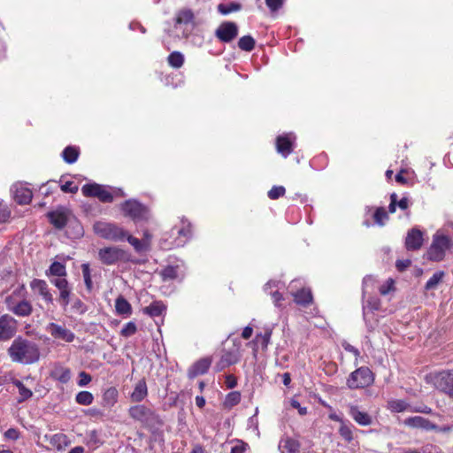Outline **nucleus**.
I'll use <instances>...</instances> for the list:
<instances>
[{
	"label": "nucleus",
	"mask_w": 453,
	"mask_h": 453,
	"mask_svg": "<svg viewBox=\"0 0 453 453\" xmlns=\"http://www.w3.org/2000/svg\"><path fill=\"white\" fill-rule=\"evenodd\" d=\"M12 361L23 365H31L40 358V350L37 344L29 340L18 337L8 349Z\"/></svg>",
	"instance_id": "obj_1"
},
{
	"label": "nucleus",
	"mask_w": 453,
	"mask_h": 453,
	"mask_svg": "<svg viewBox=\"0 0 453 453\" xmlns=\"http://www.w3.org/2000/svg\"><path fill=\"white\" fill-rule=\"evenodd\" d=\"M83 196L96 197L103 203H111L114 196H124L125 193L120 188L105 187L97 183L86 184L81 188Z\"/></svg>",
	"instance_id": "obj_2"
},
{
	"label": "nucleus",
	"mask_w": 453,
	"mask_h": 453,
	"mask_svg": "<svg viewBox=\"0 0 453 453\" xmlns=\"http://www.w3.org/2000/svg\"><path fill=\"white\" fill-rule=\"evenodd\" d=\"M426 380L436 389L453 397V370L430 373L426 376Z\"/></svg>",
	"instance_id": "obj_3"
},
{
	"label": "nucleus",
	"mask_w": 453,
	"mask_h": 453,
	"mask_svg": "<svg viewBox=\"0 0 453 453\" xmlns=\"http://www.w3.org/2000/svg\"><path fill=\"white\" fill-rule=\"evenodd\" d=\"M93 229L97 235L115 242L122 241L127 236V232L123 228L108 222H96Z\"/></svg>",
	"instance_id": "obj_4"
},
{
	"label": "nucleus",
	"mask_w": 453,
	"mask_h": 453,
	"mask_svg": "<svg viewBox=\"0 0 453 453\" xmlns=\"http://www.w3.org/2000/svg\"><path fill=\"white\" fill-rule=\"evenodd\" d=\"M125 216L130 217L134 222L146 221L150 219L149 209L135 199L127 200L121 204Z\"/></svg>",
	"instance_id": "obj_5"
},
{
	"label": "nucleus",
	"mask_w": 453,
	"mask_h": 453,
	"mask_svg": "<svg viewBox=\"0 0 453 453\" xmlns=\"http://www.w3.org/2000/svg\"><path fill=\"white\" fill-rule=\"evenodd\" d=\"M374 376L372 371L362 366L352 372L347 379V386L351 389L363 388L372 384Z\"/></svg>",
	"instance_id": "obj_6"
},
{
	"label": "nucleus",
	"mask_w": 453,
	"mask_h": 453,
	"mask_svg": "<svg viewBox=\"0 0 453 453\" xmlns=\"http://www.w3.org/2000/svg\"><path fill=\"white\" fill-rule=\"evenodd\" d=\"M450 240L448 236L436 233L434 235L432 244L427 251V257L433 261H441L449 248Z\"/></svg>",
	"instance_id": "obj_7"
},
{
	"label": "nucleus",
	"mask_w": 453,
	"mask_h": 453,
	"mask_svg": "<svg viewBox=\"0 0 453 453\" xmlns=\"http://www.w3.org/2000/svg\"><path fill=\"white\" fill-rule=\"evenodd\" d=\"M98 256L102 263L105 265H113L119 261H128L129 255L123 250L117 247H107L101 249Z\"/></svg>",
	"instance_id": "obj_8"
},
{
	"label": "nucleus",
	"mask_w": 453,
	"mask_h": 453,
	"mask_svg": "<svg viewBox=\"0 0 453 453\" xmlns=\"http://www.w3.org/2000/svg\"><path fill=\"white\" fill-rule=\"evenodd\" d=\"M194 14L188 9H184L177 12L174 27L182 30V35L188 37L195 27Z\"/></svg>",
	"instance_id": "obj_9"
},
{
	"label": "nucleus",
	"mask_w": 453,
	"mask_h": 453,
	"mask_svg": "<svg viewBox=\"0 0 453 453\" xmlns=\"http://www.w3.org/2000/svg\"><path fill=\"white\" fill-rule=\"evenodd\" d=\"M5 302L7 309L17 316L27 317L32 313V305L30 302L26 299L16 301L14 297L11 296L6 298Z\"/></svg>",
	"instance_id": "obj_10"
},
{
	"label": "nucleus",
	"mask_w": 453,
	"mask_h": 453,
	"mask_svg": "<svg viewBox=\"0 0 453 453\" xmlns=\"http://www.w3.org/2000/svg\"><path fill=\"white\" fill-rule=\"evenodd\" d=\"M47 331L54 339L67 343L73 342L75 339V334L64 325L50 323L47 326Z\"/></svg>",
	"instance_id": "obj_11"
},
{
	"label": "nucleus",
	"mask_w": 453,
	"mask_h": 453,
	"mask_svg": "<svg viewBox=\"0 0 453 453\" xmlns=\"http://www.w3.org/2000/svg\"><path fill=\"white\" fill-rule=\"evenodd\" d=\"M17 331V320L8 314L0 317V341H8Z\"/></svg>",
	"instance_id": "obj_12"
},
{
	"label": "nucleus",
	"mask_w": 453,
	"mask_h": 453,
	"mask_svg": "<svg viewBox=\"0 0 453 453\" xmlns=\"http://www.w3.org/2000/svg\"><path fill=\"white\" fill-rule=\"evenodd\" d=\"M216 36L224 42L233 41L238 35V27L234 22H223L216 30Z\"/></svg>",
	"instance_id": "obj_13"
},
{
	"label": "nucleus",
	"mask_w": 453,
	"mask_h": 453,
	"mask_svg": "<svg viewBox=\"0 0 453 453\" xmlns=\"http://www.w3.org/2000/svg\"><path fill=\"white\" fill-rule=\"evenodd\" d=\"M50 282L59 290L58 301L63 307H66L70 303L71 288L65 277L56 278Z\"/></svg>",
	"instance_id": "obj_14"
},
{
	"label": "nucleus",
	"mask_w": 453,
	"mask_h": 453,
	"mask_svg": "<svg viewBox=\"0 0 453 453\" xmlns=\"http://www.w3.org/2000/svg\"><path fill=\"white\" fill-rule=\"evenodd\" d=\"M296 136L293 134L280 135L276 139V149L283 157H287L293 151Z\"/></svg>",
	"instance_id": "obj_15"
},
{
	"label": "nucleus",
	"mask_w": 453,
	"mask_h": 453,
	"mask_svg": "<svg viewBox=\"0 0 453 453\" xmlns=\"http://www.w3.org/2000/svg\"><path fill=\"white\" fill-rule=\"evenodd\" d=\"M70 217V211L63 207L48 213L50 223L58 229H62L67 223Z\"/></svg>",
	"instance_id": "obj_16"
},
{
	"label": "nucleus",
	"mask_w": 453,
	"mask_h": 453,
	"mask_svg": "<svg viewBox=\"0 0 453 453\" xmlns=\"http://www.w3.org/2000/svg\"><path fill=\"white\" fill-rule=\"evenodd\" d=\"M30 288L35 295L41 296L46 303H52L53 296L45 280L35 279L30 282Z\"/></svg>",
	"instance_id": "obj_17"
},
{
	"label": "nucleus",
	"mask_w": 453,
	"mask_h": 453,
	"mask_svg": "<svg viewBox=\"0 0 453 453\" xmlns=\"http://www.w3.org/2000/svg\"><path fill=\"white\" fill-rule=\"evenodd\" d=\"M423 233L414 227L411 229L405 239V247L408 250H418L423 244Z\"/></svg>",
	"instance_id": "obj_18"
},
{
	"label": "nucleus",
	"mask_w": 453,
	"mask_h": 453,
	"mask_svg": "<svg viewBox=\"0 0 453 453\" xmlns=\"http://www.w3.org/2000/svg\"><path fill=\"white\" fill-rule=\"evenodd\" d=\"M403 424L409 427L420 428L426 431L437 429V426L430 422L427 418L420 416H415L404 419Z\"/></svg>",
	"instance_id": "obj_19"
},
{
	"label": "nucleus",
	"mask_w": 453,
	"mask_h": 453,
	"mask_svg": "<svg viewBox=\"0 0 453 453\" xmlns=\"http://www.w3.org/2000/svg\"><path fill=\"white\" fill-rule=\"evenodd\" d=\"M13 198L19 204H27L31 202L32 191L22 184H15L12 187Z\"/></svg>",
	"instance_id": "obj_20"
},
{
	"label": "nucleus",
	"mask_w": 453,
	"mask_h": 453,
	"mask_svg": "<svg viewBox=\"0 0 453 453\" xmlns=\"http://www.w3.org/2000/svg\"><path fill=\"white\" fill-rule=\"evenodd\" d=\"M129 415L134 419L147 423L152 418V411L144 405H136L129 409Z\"/></svg>",
	"instance_id": "obj_21"
},
{
	"label": "nucleus",
	"mask_w": 453,
	"mask_h": 453,
	"mask_svg": "<svg viewBox=\"0 0 453 453\" xmlns=\"http://www.w3.org/2000/svg\"><path fill=\"white\" fill-rule=\"evenodd\" d=\"M349 415L360 426H367L372 423V417L367 412L360 411L357 406L349 407Z\"/></svg>",
	"instance_id": "obj_22"
},
{
	"label": "nucleus",
	"mask_w": 453,
	"mask_h": 453,
	"mask_svg": "<svg viewBox=\"0 0 453 453\" xmlns=\"http://www.w3.org/2000/svg\"><path fill=\"white\" fill-rule=\"evenodd\" d=\"M300 442L290 437H283L279 442V449L281 453H299Z\"/></svg>",
	"instance_id": "obj_23"
},
{
	"label": "nucleus",
	"mask_w": 453,
	"mask_h": 453,
	"mask_svg": "<svg viewBox=\"0 0 453 453\" xmlns=\"http://www.w3.org/2000/svg\"><path fill=\"white\" fill-rule=\"evenodd\" d=\"M380 307V301L377 297H370L365 303L363 304V316L367 326L371 329L373 328L372 325L368 323L370 314H372L374 311H378Z\"/></svg>",
	"instance_id": "obj_24"
},
{
	"label": "nucleus",
	"mask_w": 453,
	"mask_h": 453,
	"mask_svg": "<svg viewBox=\"0 0 453 453\" xmlns=\"http://www.w3.org/2000/svg\"><path fill=\"white\" fill-rule=\"evenodd\" d=\"M211 365L209 358H202L196 362L188 370V376L190 378L205 373Z\"/></svg>",
	"instance_id": "obj_25"
},
{
	"label": "nucleus",
	"mask_w": 453,
	"mask_h": 453,
	"mask_svg": "<svg viewBox=\"0 0 453 453\" xmlns=\"http://www.w3.org/2000/svg\"><path fill=\"white\" fill-rule=\"evenodd\" d=\"M148 394L147 385L144 380L138 381L134 387V389L131 395L133 402L142 401Z\"/></svg>",
	"instance_id": "obj_26"
},
{
	"label": "nucleus",
	"mask_w": 453,
	"mask_h": 453,
	"mask_svg": "<svg viewBox=\"0 0 453 453\" xmlns=\"http://www.w3.org/2000/svg\"><path fill=\"white\" fill-rule=\"evenodd\" d=\"M119 393L114 387L107 388L103 394V404L104 407L111 408L118 401Z\"/></svg>",
	"instance_id": "obj_27"
},
{
	"label": "nucleus",
	"mask_w": 453,
	"mask_h": 453,
	"mask_svg": "<svg viewBox=\"0 0 453 453\" xmlns=\"http://www.w3.org/2000/svg\"><path fill=\"white\" fill-rule=\"evenodd\" d=\"M12 384L18 388L19 397L18 399L19 403H22L31 398L33 395V392L31 389L27 388L23 382L19 380H13Z\"/></svg>",
	"instance_id": "obj_28"
},
{
	"label": "nucleus",
	"mask_w": 453,
	"mask_h": 453,
	"mask_svg": "<svg viewBox=\"0 0 453 453\" xmlns=\"http://www.w3.org/2000/svg\"><path fill=\"white\" fill-rule=\"evenodd\" d=\"M295 302L300 305H306L312 301V296L310 289L303 288L296 293H293Z\"/></svg>",
	"instance_id": "obj_29"
},
{
	"label": "nucleus",
	"mask_w": 453,
	"mask_h": 453,
	"mask_svg": "<svg viewBox=\"0 0 453 453\" xmlns=\"http://www.w3.org/2000/svg\"><path fill=\"white\" fill-rule=\"evenodd\" d=\"M52 377L61 383H67L71 379V371L69 368L58 366L53 370Z\"/></svg>",
	"instance_id": "obj_30"
},
{
	"label": "nucleus",
	"mask_w": 453,
	"mask_h": 453,
	"mask_svg": "<svg viewBox=\"0 0 453 453\" xmlns=\"http://www.w3.org/2000/svg\"><path fill=\"white\" fill-rule=\"evenodd\" d=\"M165 310V304L160 301H155L144 308V312L151 317L160 316Z\"/></svg>",
	"instance_id": "obj_31"
},
{
	"label": "nucleus",
	"mask_w": 453,
	"mask_h": 453,
	"mask_svg": "<svg viewBox=\"0 0 453 453\" xmlns=\"http://www.w3.org/2000/svg\"><path fill=\"white\" fill-rule=\"evenodd\" d=\"M388 408L391 411L394 412H403L405 411H410V409L412 408L407 402L404 400H392L388 402Z\"/></svg>",
	"instance_id": "obj_32"
},
{
	"label": "nucleus",
	"mask_w": 453,
	"mask_h": 453,
	"mask_svg": "<svg viewBox=\"0 0 453 453\" xmlns=\"http://www.w3.org/2000/svg\"><path fill=\"white\" fill-rule=\"evenodd\" d=\"M116 311L120 315H130L131 314V305L130 303L122 296H119L116 299L115 302Z\"/></svg>",
	"instance_id": "obj_33"
},
{
	"label": "nucleus",
	"mask_w": 453,
	"mask_h": 453,
	"mask_svg": "<svg viewBox=\"0 0 453 453\" xmlns=\"http://www.w3.org/2000/svg\"><path fill=\"white\" fill-rule=\"evenodd\" d=\"M126 238L137 252H142L149 248V241H141L132 235H128L127 234Z\"/></svg>",
	"instance_id": "obj_34"
},
{
	"label": "nucleus",
	"mask_w": 453,
	"mask_h": 453,
	"mask_svg": "<svg viewBox=\"0 0 453 453\" xmlns=\"http://www.w3.org/2000/svg\"><path fill=\"white\" fill-rule=\"evenodd\" d=\"M79 156V151L75 147L68 146L66 147L63 152L62 157L64 160L68 164H73L76 162Z\"/></svg>",
	"instance_id": "obj_35"
},
{
	"label": "nucleus",
	"mask_w": 453,
	"mask_h": 453,
	"mask_svg": "<svg viewBox=\"0 0 453 453\" xmlns=\"http://www.w3.org/2000/svg\"><path fill=\"white\" fill-rule=\"evenodd\" d=\"M48 273L54 276H58V278L65 277V266L62 263L53 262L48 270L47 274Z\"/></svg>",
	"instance_id": "obj_36"
},
{
	"label": "nucleus",
	"mask_w": 453,
	"mask_h": 453,
	"mask_svg": "<svg viewBox=\"0 0 453 453\" xmlns=\"http://www.w3.org/2000/svg\"><path fill=\"white\" fill-rule=\"evenodd\" d=\"M75 401L81 405H90L94 401V395L88 391H81L76 395Z\"/></svg>",
	"instance_id": "obj_37"
},
{
	"label": "nucleus",
	"mask_w": 453,
	"mask_h": 453,
	"mask_svg": "<svg viewBox=\"0 0 453 453\" xmlns=\"http://www.w3.org/2000/svg\"><path fill=\"white\" fill-rule=\"evenodd\" d=\"M184 63V57L179 51H173L168 56V64L173 68H180Z\"/></svg>",
	"instance_id": "obj_38"
},
{
	"label": "nucleus",
	"mask_w": 453,
	"mask_h": 453,
	"mask_svg": "<svg viewBox=\"0 0 453 453\" xmlns=\"http://www.w3.org/2000/svg\"><path fill=\"white\" fill-rule=\"evenodd\" d=\"M272 335V330L266 329L264 334H257L255 337L254 342L256 344H260L264 349H265L270 342V338Z\"/></svg>",
	"instance_id": "obj_39"
},
{
	"label": "nucleus",
	"mask_w": 453,
	"mask_h": 453,
	"mask_svg": "<svg viewBox=\"0 0 453 453\" xmlns=\"http://www.w3.org/2000/svg\"><path fill=\"white\" fill-rule=\"evenodd\" d=\"M238 46L245 51H251L255 47V40L250 35H244L240 38Z\"/></svg>",
	"instance_id": "obj_40"
},
{
	"label": "nucleus",
	"mask_w": 453,
	"mask_h": 453,
	"mask_svg": "<svg viewBox=\"0 0 453 453\" xmlns=\"http://www.w3.org/2000/svg\"><path fill=\"white\" fill-rule=\"evenodd\" d=\"M241 401V393L238 391H233L226 395L224 401V405L226 408H232L238 404Z\"/></svg>",
	"instance_id": "obj_41"
},
{
	"label": "nucleus",
	"mask_w": 453,
	"mask_h": 453,
	"mask_svg": "<svg viewBox=\"0 0 453 453\" xmlns=\"http://www.w3.org/2000/svg\"><path fill=\"white\" fill-rule=\"evenodd\" d=\"M339 434L348 442H350L353 440L351 426L346 424L345 422H342V425L339 428Z\"/></svg>",
	"instance_id": "obj_42"
},
{
	"label": "nucleus",
	"mask_w": 453,
	"mask_h": 453,
	"mask_svg": "<svg viewBox=\"0 0 453 453\" xmlns=\"http://www.w3.org/2000/svg\"><path fill=\"white\" fill-rule=\"evenodd\" d=\"M444 273L442 272H437L426 281V288L430 290L437 287L439 282L442 280Z\"/></svg>",
	"instance_id": "obj_43"
},
{
	"label": "nucleus",
	"mask_w": 453,
	"mask_h": 453,
	"mask_svg": "<svg viewBox=\"0 0 453 453\" xmlns=\"http://www.w3.org/2000/svg\"><path fill=\"white\" fill-rule=\"evenodd\" d=\"M240 4L234 3H231L229 4H220L218 5V11L223 15H227L233 12H236L240 10Z\"/></svg>",
	"instance_id": "obj_44"
},
{
	"label": "nucleus",
	"mask_w": 453,
	"mask_h": 453,
	"mask_svg": "<svg viewBox=\"0 0 453 453\" xmlns=\"http://www.w3.org/2000/svg\"><path fill=\"white\" fill-rule=\"evenodd\" d=\"M285 188L283 186H274L268 191V196L270 199H278L283 196L285 194Z\"/></svg>",
	"instance_id": "obj_45"
},
{
	"label": "nucleus",
	"mask_w": 453,
	"mask_h": 453,
	"mask_svg": "<svg viewBox=\"0 0 453 453\" xmlns=\"http://www.w3.org/2000/svg\"><path fill=\"white\" fill-rule=\"evenodd\" d=\"M137 330L136 325L130 321L125 325V326L121 329V335L124 337H129L135 334Z\"/></svg>",
	"instance_id": "obj_46"
},
{
	"label": "nucleus",
	"mask_w": 453,
	"mask_h": 453,
	"mask_svg": "<svg viewBox=\"0 0 453 453\" xmlns=\"http://www.w3.org/2000/svg\"><path fill=\"white\" fill-rule=\"evenodd\" d=\"M81 268H82V275H83L84 282L86 284L87 288L90 290L92 288V280H91V276H90L89 266L88 264H83Z\"/></svg>",
	"instance_id": "obj_47"
},
{
	"label": "nucleus",
	"mask_w": 453,
	"mask_h": 453,
	"mask_svg": "<svg viewBox=\"0 0 453 453\" xmlns=\"http://www.w3.org/2000/svg\"><path fill=\"white\" fill-rule=\"evenodd\" d=\"M394 284H395V281L393 279H391V278L388 279L387 281L384 284H382L379 288L380 295L386 296L388 293H390L391 291H393Z\"/></svg>",
	"instance_id": "obj_48"
},
{
	"label": "nucleus",
	"mask_w": 453,
	"mask_h": 453,
	"mask_svg": "<svg viewBox=\"0 0 453 453\" xmlns=\"http://www.w3.org/2000/svg\"><path fill=\"white\" fill-rule=\"evenodd\" d=\"M388 219V214L383 208H378L374 213V220L380 225L383 226L384 221Z\"/></svg>",
	"instance_id": "obj_49"
},
{
	"label": "nucleus",
	"mask_w": 453,
	"mask_h": 453,
	"mask_svg": "<svg viewBox=\"0 0 453 453\" xmlns=\"http://www.w3.org/2000/svg\"><path fill=\"white\" fill-rule=\"evenodd\" d=\"M162 277L164 280H173L177 278V268L173 266H167L162 271Z\"/></svg>",
	"instance_id": "obj_50"
},
{
	"label": "nucleus",
	"mask_w": 453,
	"mask_h": 453,
	"mask_svg": "<svg viewBox=\"0 0 453 453\" xmlns=\"http://www.w3.org/2000/svg\"><path fill=\"white\" fill-rule=\"evenodd\" d=\"M50 443L59 449L62 444L66 443V436L63 434H54L50 438Z\"/></svg>",
	"instance_id": "obj_51"
},
{
	"label": "nucleus",
	"mask_w": 453,
	"mask_h": 453,
	"mask_svg": "<svg viewBox=\"0 0 453 453\" xmlns=\"http://www.w3.org/2000/svg\"><path fill=\"white\" fill-rule=\"evenodd\" d=\"M11 216L7 204L0 202V223L6 222Z\"/></svg>",
	"instance_id": "obj_52"
},
{
	"label": "nucleus",
	"mask_w": 453,
	"mask_h": 453,
	"mask_svg": "<svg viewBox=\"0 0 453 453\" xmlns=\"http://www.w3.org/2000/svg\"><path fill=\"white\" fill-rule=\"evenodd\" d=\"M92 380V377L90 374H88L86 372H81L79 373V380L77 382L78 386L80 387H86L88 384H89Z\"/></svg>",
	"instance_id": "obj_53"
},
{
	"label": "nucleus",
	"mask_w": 453,
	"mask_h": 453,
	"mask_svg": "<svg viewBox=\"0 0 453 453\" xmlns=\"http://www.w3.org/2000/svg\"><path fill=\"white\" fill-rule=\"evenodd\" d=\"M79 187L77 185H73V181H66L65 184L61 186V190L65 193H77Z\"/></svg>",
	"instance_id": "obj_54"
},
{
	"label": "nucleus",
	"mask_w": 453,
	"mask_h": 453,
	"mask_svg": "<svg viewBox=\"0 0 453 453\" xmlns=\"http://www.w3.org/2000/svg\"><path fill=\"white\" fill-rule=\"evenodd\" d=\"M283 1L284 0H265V3L272 12H275L282 6Z\"/></svg>",
	"instance_id": "obj_55"
},
{
	"label": "nucleus",
	"mask_w": 453,
	"mask_h": 453,
	"mask_svg": "<svg viewBox=\"0 0 453 453\" xmlns=\"http://www.w3.org/2000/svg\"><path fill=\"white\" fill-rule=\"evenodd\" d=\"M4 436L6 439L15 441L19 437V432L15 428H9L5 433Z\"/></svg>",
	"instance_id": "obj_56"
},
{
	"label": "nucleus",
	"mask_w": 453,
	"mask_h": 453,
	"mask_svg": "<svg viewBox=\"0 0 453 453\" xmlns=\"http://www.w3.org/2000/svg\"><path fill=\"white\" fill-rule=\"evenodd\" d=\"M290 404L293 408L298 411V413L300 415L303 416L307 413V408L301 406L300 403L297 400L292 399Z\"/></svg>",
	"instance_id": "obj_57"
},
{
	"label": "nucleus",
	"mask_w": 453,
	"mask_h": 453,
	"mask_svg": "<svg viewBox=\"0 0 453 453\" xmlns=\"http://www.w3.org/2000/svg\"><path fill=\"white\" fill-rule=\"evenodd\" d=\"M225 384L227 388H234L237 385V380L233 374L226 376Z\"/></svg>",
	"instance_id": "obj_58"
},
{
	"label": "nucleus",
	"mask_w": 453,
	"mask_h": 453,
	"mask_svg": "<svg viewBox=\"0 0 453 453\" xmlns=\"http://www.w3.org/2000/svg\"><path fill=\"white\" fill-rule=\"evenodd\" d=\"M247 444L238 441L234 446L232 447L230 453H244L246 450Z\"/></svg>",
	"instance_id": "obj_59"
},
{
	"label": "nucleus",
	"mask_w": 453,
	"mask_h": 453,
	"mask_svg": "<svg viewBox=\"0 0 453 453\" xmlns=\"http://www.w3.org/2000/svg\"><path fill=\"white\" fill-rule=\"evenodd\" d=\"M410 411L411 412H420V413H426V414H429L432 412V409L426 406V405H422V406H412L411 409H410Z\"/></svg>",
	"instance_id": "obj_60"
},
{
	"label": "nucleus",
	"mask_w": 453,
	"mask_h": 453,
	"mask_svg": "<svg viewBox=\"0 0 453 453\" xmlns=\"http://www.w3.org/2000/svg\"><path fill=\"white\" fill-rule=\"evenodd\" d=\"M411 265V260L405 259V260H397L395 266L398 271L403 272L405 269H407Z\"/></svg>",
	"instance_id": "obj_61"
},
{
	"label": "nucleus",
	"mask_w": 453,
	"mask_h": 453,
	"mask_svg": "<svg viewBox=\"0 0 453 453\" xmlns=\"http://www.w3.org/2000/svg\"><path fill=\"white\" fill-rule=\"evenodd\" d=\"M374 282V280L372 276H366L363 280V295L367 292V289L370 286H372Z\"/></svg>",
	"instance_id": "obj_62"
},
{
	"label": "nucleus",
	"mask_w": 453,
	"mask_h": 453,
	"mask_svg": "<svg viewBox=\"0 0 453 453\" xmlns=\"http://www.w3.org/2000/svg\"><path fill=\"white\" fill-rule=\"evenodd\" d=\"M343 348L346 351L354 354L356 357H358L360 355L359 350L354 346L350 345L349 343L343 344Z\"/></svg>",
	"instance_id": "obj_63"
},
{
	"label": "nucleus",
	"mask_w": 453,
	"mask_h": 453,
	"mask_svg": "<svg viewBox=\"0 0 453 453\" xmlns=\"http://www.w3.org/2000/svg\"><path fill=\"white\" fill-rule=\"evenodd\" d=\"M269 294L272 296L274 304L276 306H280V302L282 299V296L278 292V290L270 292Z\"/></svg>",
	"instance_id": "obj_64"
}]
</instances>
